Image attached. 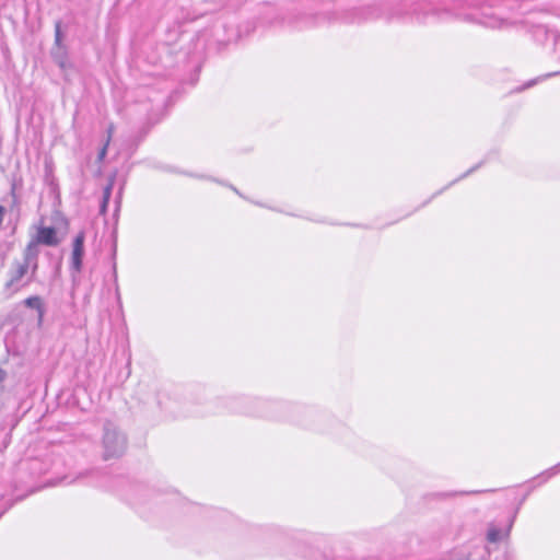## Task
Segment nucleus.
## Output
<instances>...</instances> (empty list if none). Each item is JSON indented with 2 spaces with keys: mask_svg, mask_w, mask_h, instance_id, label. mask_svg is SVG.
Returning <instances> with one entry per match:
<instances>
[{
  "mask_svg": "<svg viewBox=\"0 0 560 560\" xmlns=\"http://www.w3.org/2000/svg\"><path fill=\"white\" fill-rule=\"evenodd\" d=\"M39 256V245L31 240L23 253V261L37 260Z\"/></svg>",
  "mask_w": 560,
  "mask_h": 560,
  "instance_id": "0eeeda50",
  "label": "nucleus"
},
{
  "mask_svg": "<svg viewBox=\"0 0 560 560\" xmlns=\"http://www.w3.org/2000/svg\"><path fill=\"white\" fill-rule=\"evenodd\" d=\"M556 468H557V466H556L555 468H552V469H550V470H548V471H546V472L544 474L546 477L544 478L542 482H544V481H546V480H547L551 475H553V474H555V469H556Z\"/></svg>",
  "mask_w": 560,
  "mask_h": 560,
  "instance_id": "6ab92c4d",
  "label": "nucleus"
},
{
  "mask_svg": "<svg viewBox=\"0 0 560 560\" xmlns=\"http://www.w3.org/2000/svg\"><path fill=\"white\" fill-rule=\"evenodd\" d=\"M536 81H529L528 83H526L525 88H530L532 85H534Z\"/></svg>",
  "mask_w": 560,
  "mask_h": 560,
  "instance_id": "4be33fe9",
  "label": "nucleus"
},
{
  "mask_svg": "<svg viewBox=\"0 0 560 560\" xmlns=\"http://www.w3.org/2000/svg\"><path fill=\"white\" fill-rule=\"evenodd\" d=\"M24 304L27 307L34 308L38 312V323L40 324L43 322V317H44V313H45V308H44L42 299L37 295H33V296L27 298L24 301Z\"/></svg>",
  "mask_w": 560,
  "mask_h": 560,
  "instance_id": "423d86ee",
  "label": "nucleus"
},
{
  "mask_svg": "<svg viewBox=\"0 0 560 560\" xmlns=\"http://www.w3.org/2000/svg\"><path fill=\"white\" fill-rule=\"evenodd\" d=\"M440 192H443V189H440V191H436V192H435V196H439V195H440Z\"/></svg>",
  "mask_w": 560,
  "mask_h": 560,
  "instance_id": "a878e982",
  "label": "nucleus"
},
{
  "mask_svg": "<svg viewBox=\"0 0 560 560\" xmlns=\"http://www.w3.org/2000/svg\"><path fill=\"white\" fill-rule=\"evenodd\" d=\"M45 180L50 186L52 191L57 190L58 185L56 184V179L51 174H47Z\"/></svg>",
  "mask_w": 560,
  "mask_h": 560,
  "instance_id": "4468645a",
  "label": "nucleus"
},
{
  "mask_svg": "<svg viewBox=\"0 0 560 560\" xmlns=\"http://www.w3.org/2000/svg\"><path fill=\"white\" fill-rule=\"evenodd\" d=\"M26 270L30 272V276L27 278V282H32L35 279L37 269H38V259L37 260H27L22 261Z\"/></svg>",
  "mask_w": 560,
  "mask_h": 560,
  "instance_id": "1a4fd4ad",
  "label": "nucleus"
},
{
  "mask_svg": "<svg viewBox=\"0 0 560 560\" xmlns=\"http://www.w3.org/2000/svg\"><path fill=\"white\" fill-rule=\"evenodd\" d=\"M114 277L116 278L117 277V273H116V269L114 268Z\"/></svg>",
  "mask_w": 560,
  "mask_h": 560,
  "instance_id": "bb28decb",
  "label": "nucleus"
},
{
  "mask_svg": "<svg viewBox=\"0 0 560 560\" xmlns=\"http://www.w3.org/2000/svg\"><path fill=\"white\" fill-rule=\"evenodd\" d=\"M107 206H108V203H105V199L102 198V202H101V206H100V212L102 214H104L106 212Z\"/></svg>",
  "mask_w": 560,
  "mask_h": 560,
  "instance_id": "f3484780",
  "label": "nucleus"
},
{
  "mask_svg": "<svg viewBox=\"0 0 560 560\" xmlns=\"http://www.w3.org/2000/svg\"><path fill=\"white\" fill-rule=\"evenodd\" d=\"M478 167H479V164H478V165H476V166H474V167H471V168H469V170H468L466 173H464L459 178H457V179L453 180V182L450 184V186H451V185H453L454 183L458 182L459 179L467 177L468 175H470L471 173H474Z\"/></svg>",
  "mask_w": 560,
  "mask_h": 560,
  "instance_id": "2eb2a0df",
  "label": "nucleus"
},
{
  "mask_svg": "<svg viewBox=\"0 0 560 560\" xmlns=\"http://www.w3.org/2000/svg\"><path fill=\"white\" fill-rule=\"evenodd\" d=\"M481 492L482 491L441 492V493H438L436 497H439L441 499H446V498H451V497H455V495L476 494V493H481Z\"/></svg>",
  "mask_w": 560,
  "mask_h": 560,
  "instance_id": "9b49d317",
  "label": "nucleus"
},
{
  "mask_svg": "<svg viewBox=\"0 0 560 560\" xmlns=\"http://www.w3.org/2000/svg\"><path fill=\"white\" fill-rule=\"evenodd\" d=\"M28 271L24 267V265L20 261H14L12 268L9 271V280L7 281L4 289L12 295L18 292L21 288L28 284L30 282L24 281L23 279L27 276Z\"/></svg>",
  "mask_w": 560,
  "mask_h": 560,
  "instance_id": "7ed1b4c3",
  "label": "nucleus"
},
{
  "mask_svg": "<svg viewBox=\"0 0 560 560\" xmlns=\"http://www.w3.org/2000/svg\"><path fill=\"white\" fill-rule=\"evenodd\" d=\"M231 409L258 418L302 423L299 418L300 408L284 401L242 398L240 401H233Z\"/></svg>",
  "mask_w": 560,
  "mask_h": 560,
  "instance_id": "f257e3e1",
  "label": "nucleus"
},
{
  "mask_svg": "<svg viewBox=\"0 0 560 560\" xmlns=\"http://www.w3.org/2000/svg\"><path fill=\"white\" fill-rule=\"evenodd\" d=\"M84 242H85V232L80 231L72 242V254H71V264L70 270L72 277L74 275L80 273L83 266V256H84Z\"/></svg>",
  "mask_w": 560,
  "mask_h": 560,
  "instance_id": "20e7f679",
  "label": "nucleus"
},
{
  "mask_svg": "<svg viewBox=\"0 0 560 560\" xmlns=\"http://www.w3.org/2000/svg\"><path fill=\"white\" fill-rule=\"evenodd\" d=\"M102 445L104 459L117 458L127 448V438L114 423L107 421L103 427Z\"/></svg>",
  "mask_w": 560,
  "mask_h": 560,
  "instance_id": "f03ea898",
  "label": "nucleus"
},
{
  "mask_svg": "<svg viewBox=\"0 0 560 560\" xmlns=\"http://www.w3.org/2000/svg\"><path fill=\"white\" fill-rule=\"evenodd\" d=\"M108 145H109V139H106L104 145L101 148V150L98 151V154H97V160L100 162H102L105 159V156L107 154Z\"/></svg>",
  "mask_w": 560,
  "mask_h": 560,
  "instance_id": "ddd939ff",
  "label": "nucleus"
},
{
  "mask_svg": "<svg viewBox=\"0 0 560 560\" xmlns=\"http://www.w3.org/2000/svg\"><path fill=\"white\" fill-rule=\"evenodd\" d=\"M113 133H114V125L110 124L107 128V138L106 139H109V141L112 140V137H113Z\"/></svg>",
  "mask_w": 560,
  "mask_h": 560,
  "instance_id": "a211bd4d",
  "label": "nucleus"
},
{
  "mask_svg": "<svg viewBox=\"0 0 560 560\" xmlns=\"http://www.w3.org/2000/svg\"><path fill=\"white\" fill-rule=\"evenodd\" d=\"M52 58L55 62L61 68L66 69L68 67V60H67V51L65 47H62L60 50L57 48V50H54L51 52Z\"/></svg>",
  "mask_w": 560,
  "mask_h": 560,
  "instance_id": "6e6552de",
  "label": "nucleus"
},
{
  "mask_svg": "<svg viewBox=\"0 0 560 560\" xmlns=\"http://www.w3.org/2000/svg\"><path fill=\"white\" fill-rule=\"evenodd\" d=\"M555 74H558V72H555V73H548L546 77H551V75H555Z\"/></svg>",
  "mask_w": 560,
  "mask_h": 560,
  "instance_id": "5701e85b",
  "label": "nucleus"
},
{
  "mask_svg": "<svg viewBox=\"0 0 560 560\" xmlns=\"http://www.w3.org/2000/svg\"><path fill=\"white\" fill-rule=\"evenodd\" d=\"M11 197L13 199V205H16L19 202V200H18V196L15 194V183H13L11 186Z\"/></svg>",
  "mask_w": 560,
  "mask_h": 560,
  "instance_id": "dca6fc26",
  "label": "nucleus"
},
{
  "mask_svg": "<svg viewBox=\"0 0 560 560\" xmlns=\"http://www.w3.org/2000/svg\"><path fill=\"white\" fill-rule=\"evenodd\" d=\"M92 471H85V472H82V474H79L78 478H83V477H86L89 474H91Z\"/></svg>",
  "mask_w": 560,
  "mask_h": 560,
  "instance_id": "412c9836",
  "label": "nucleus"
},
{
  "mask_svg": "<svg viewBox=\"0 0 560 560\" xmlns=\"http://www.w3.org/2000/svg\"><path fill=\"white\" fill-rule=\"evenodd\" d=\"M440 192H443V189H440V191H436V192H435V196H439V195H440Z\"/></svg>",
  "mask_w": 560,
  "mask_h": 560,
  "instance_id": "393cba45",
  "label": "nucleus"
},
{
  "mask_svg": "<svg viewBox=\"0 0 560 560\" xmlns=\"http://www.w3.org/2000/svg\"><path fill=\"white\" fill-rule=\"evenodd\" d=\"M55 46L59 48V50L63 47L62 45V32H61V22L57 21L55 23Z\"/></svg>",
  "mask_w": 560,
  "mask_h": 560,
  "instance_id": "9d476101",
  "label": "nucleus"
},
{
  "mask_svg": "<svg viewBox=\"0 0 560 560\" xmlns=\"http://www.w3.org/2000/svg\"><path fill=\"white\" fill-rule=\"evenodd\" d=\"M5 373L2 369H0V383L4 380Z\"/></svg>",
  "mask_w": 560,
  "mask_h": 560,
  "instance_id": "aec40b11",
  "label": "nucleus"
},
{
  "mask_svg": "<svg viewBox=\"0 0 560 560\" xmlns=\"http://www.w3.org/2000/svg\"><path fill=\"white\" fill-rule=\"evenodd\" d=\"M32 240L38 245L57 246L59 244L57 231L54 226H39L35 237Z\"/></svg>",
  "mask_w": 560,
  "mask_h": 560,
  "instance_id": "39448f33",
  "label": "nucleus"
},
{
  "mask_svg": "<svg viewBox=\"0 0 560 560\" xmlns=\"http://www.w3.org/2000/svg\"><path fill=\"white\" fill-rule=\"evenodd\" d=\"M113 186H114V180L110 179V182L105 186V188L103 190V199H105V203L109 202V199H110V196H112Z\"/></svg>",
  "mask_w": 560,
  "mask_h": 560,
  "instance_id": "f8f14e48",
  "label": "nucleus"
},
{
  "mask_svg": "<svg viewBox=\"0 0 560 560\" xmlns=\"http://www.w3.org/2000/svg\"><path fill=\"white\" fill-rule=\"evenodd\" d=\"M440 192H443V189H440V191H436V192H435V196H439V195H440Z\"/></svg>",
  "mask_w": 560,
  "mask_h": 560,
  "instance_id": "b1692460",
  "label": "nucleus"
}]
</instances>
